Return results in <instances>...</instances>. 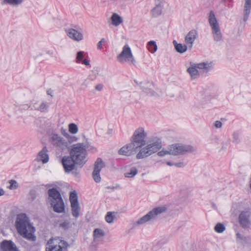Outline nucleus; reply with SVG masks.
Listing matches in <instances>:
<instances>
[{"mask_svg": "<svg viewBox=\"0 0 251 251\" xmlns=\"http://www.w3.org/2000/svg\"><path fill=\"white\" fill-rule=\"evenodd\" d=\"M162 147V140L160 138L155 137L151 138L147 145L141 149L136 155L137 159H142L147 157L157 152Z\"/></svg>", "mask_w": 251, "mask_h": 251, "instance_id": "nucleus-3", "label": "nucleus"}, {"mask_svg": "<svg viewBox=\"0 0 251 251\" xmlns=\"http://www.w3.org/2000/svg\"><path fill=\"white\" fill-rule=\"evenodd\" d=\"M140 149L138 147H137L133 142H131L129 144L124 146L120 149L118 153L120 155L125 156H130L132 154H135L137 151Z\"/></svg>", "mask_w": 251, "mask_h": 251, "instance_id": "nucleus-13", "label": "nucleus"}, {"mask_svg": "<svg viewBox=\"0 0 251 251\" xmlns=\"http://www.w3.org/2000/svg\"><path fill=\"white\" fill-rule=\"evenodd\" d=\"M153 83H150L149 82L146 83L145 86H141V89L142 91L147 95L153 96H154L155 92L152 90V88L154 87Z\"/></svg>", "mask_w": 251, "mask_h": 251, "instance_id": "nucleus-23", "label": "nucleus"}, {"mask_svg": "<svg viewBox=\"0 0 251 251\" xmlns=\"http://www.w3.org/2000/svg\"><path fill=\"white\" fill-rule=\"evenodd\" d=\"M9 184H10V186H9V188L10 189H16L18 186L17 182L15 180H13V179L10 180Z\"/></svg>", "mask_w": 251, "mask_h": 251, "instance_id": "nucleus-38", "label": "nucleus"}, {"mask_svg": "<svg viewBox=\"0 0 251 251\" xmlns=\"http://www.w3.org/2000/svg\"><path fill=\"white\" fill-rule=\"evenodd\" d=\"M230 1H231L232 0H229Z\"/></svg>", "mask_w": 251, "mask_h": 251, "instance_id": "nucleus-59", "label": "nucleus"}, {"mask_svg": "<svg viewBox=\"0 0 251 251\" xmlns=\"http://www.w3.org/2000/svg\"><path fill=\"white\" fill-rule=\"evenodd\" d=\"M84 51H79L77 52L76 59L77 60V62H80L82 60L84 56Z\"/></svg>", "mask_w": 251, "mask_h": 251, "instance_id": "nucleus-39", "label": "nucleus"}, {"mask_svg": "<svg viewBox=\"0 0 251 251\" xmlns=\"http://www.w3.org/2000/svg\"><path fill=\"white\" fill-rule=\"evenodd\" d=\"M82 63L84 64L85 65H89L90 64L89 61L87 59H84L83 60H82Z\"/></svg>", "mask_w": 251, "mask_h": 251, "instance_id": "nucleus-45", "label": "nucleus"}, {"mask_svg": "<svg viewBox=\"0 0 251 251\" xmlns=\"http://www.w3.org/2000/svg\"><path fill=\"white\" fill-rule=\"evenodd\" d=\"M147 46L149 50L152 53H154L157 50V46L154 41H150L149 42Z\"/></svg>", "mask_w": 251, "mask_h": 251, "instance_id": "nucleus-29", "label": "nucleus"}, {"mask_svg": "<svg viewBox=\"0 0 251 251\" xmlns=\"http://www.w3.org/2000/svg\"><path fill=\"white\" fill-rule=\"evenodd\" d=\"M106 188L107 189H112V190H114L115 188V187H114V186H112V187H111V186H107L106 187Z\"/></svg>", "mask_w": 251, "mask_h": 251, "instance_id": "nucleus-52", "label": "nucleus"}, {"mask_svg": "<svg viewBox=\"0 0 251 251\" xmlns=\"http://www.w3.org/2000/svg\"><path fill=\"white\" fill-rule=\"evenodd\" d=\"M96 76L95 75H94V77L91 78V80H94V79H95L96 78Z\"/></svg>", "mask_w": 251, "mask_h": 251, "instance_id": "nucleus-56", "label": "nucleus"}, {"mask_svg": "<svg viewBox=\"0 0 251 251\" xmlns=\"http://www.w3.org/2000/svg\"><path fill=\"white\" fill-rule=\"evenodd\" d=\"M67 226V224L65 223H63L62 224H61V226H62V227H66Z\"/></svg>", "mask_w": 251, "mask_h": 251, "instance_id": "nucleus-53", "label": "nucleus"}, {"mask_svg": "<svg viewBox=\"0 0 251 251\" xmlns=\"http://www.w3.org/2000/svg\"><path fill=\"white\" fill-rule=\"evenodd\" d=\"M174 165L176 167H183L185 166V163L183 162H179L174 163Z\"/></svg>", "mask_w": 251, "mask_h": 251, "instance_id": "nucleus-42", "label": "nucleus"}, {"mask_svg": "<svg viewBox=\"0 0 251 251\" xmlns=\"http://www.w3.org/2000/svg\"><path fill=\"white\" fill-rule=\"evenodd\" d=\"M65 32L71 39L75 41H80L83 39V34L78 32L76 29L67 28L65 29Z\"/></svg>", "mask_w": 251, "mask_h": 251, "instance_id": "nucleus-18", "label": "nucleus"}, {"mask_svg": "<svg viewBox=\"0 0 251 251\" xmlns=\"http://www.w3.org/2000/svg\"><path fill=\"white\" fill-rule=\"evenodd\" d=\"M173 44L177 52L183 53L185 52L188 48L186 45H183L180 43H177L176 40L173 41Z\"/></svg>", "mask_w": 251, "mask_h": 251, "instance_id": "nucleus-25", "label": "nucleus"}, {"mask_svg": "<svg viewBox=\"0 0 251 251\" xmlns=\"http://www.w3.org/2000/svg\"><path fill=\"white\" fill-rule=\"evenodd\" d=\"M24 1V0H3V2L11 5L16 6L22 4Z\"/></svg>", "mask_w": 251, "mask_h": 251, "instance_id": "nucleus-34", "label": "nucleus"}, {"mask_svg": "<svg viewBox=\"0 0 251 251\" xmlns=\"http://www.w3.org/2000/svg\"><path fill=\"white\" fill-rule=\"evenodd\" d=\"M215 206H215V204H214V203H213V204H212V207H215Z\"/></svg>", "mask_w": 251, "mask_h": 251, "instance_id": "nucleus-57", "label": "nucleus"}, {"mask_svg": "<svg viewBox=\"0 0 251 251\" xmlns=\"http://www.w3.org/2000/svg\"><path fill=\"white\" fill-rule=\"evenodd\" d=\"M48 152V151L47 147H44L42 150L38 153L37 158L44 164L46 163L49 161V155Z\"/></svg>", "mask_w": 251, "mask_h": 251, "instance_id": "nucleus-20", "label": "nucleus"}, {"mask_svg": "<svg viewBox=\"0 0 251 251\" xmlns=\"http://www.w3.org/2000/svg\"><path fill=\"white\" fill-rule=\"evenodd\" d=\"M105 235L104 231L101 228H97L94 230L93 232V241L90 246L92 250L93 247L96 249L99 245L103 243Z\"/></svg>", "mask_w": 251, "mask_h": 251, "instance_id": "nucleus-11", "label": "nucleus"}, {"mask_svg": "<svg viewBox=\"0 0 251 251\" xmlns=\"http://www.w3.org/2000/svg\"><path fill=\"white\" fill-rule=\"evenodd\" d=\"M198 35L197 31L193 29L190 31L186 35L185 42L188 46V49L191 50L192 48L193 43L197 38Z\"/></svg>", "mask_w": 251, "mask_h": 251, "instance_id": "nucleus-19", "label": "nucleus"}, {"mask_svg": "<svg viewBox=\"0 0 251 251\" xmlns=\"http://www.w3.org/2000/svg\"><path fill=\"white\" fill-rule=\"evenodd\" d=\"M51 143L54 147L62 150L66 149L68 146L67 142L61 136L57 134H52Z\"/></svg>", "mask_w": 251, "mask_h": 251, "instance_id": "nucleus-15", "label": "nucleus"}, {"mask_svg": "<svg viewBox=\"0 0 251 251\" xmlns=\"http://www.w3.org/2000/svg\"><path fill=\"white\" fill-rule=\"evenodd\" d=\"M71 205L72 214L75 218L78 217L79 215L80 206L78 203H73Z\"/></svg>", "mask_w": 251, "mask_h": 251, "instance_id": "nucleus-28", "label": "nucleus"}, {"mask_svg": "<svg viewBox=\"0 0 251 251\" xmlns=\"http://www.w3.org/2000/svg\"><path fill=\"white\" fill-rule=\"evenodd\" d=\"M241 133L239 131H236L232 134L233 141L232 142L237 144L241 142Z\"/></svg>", "mask_w": 251, "mask_h": 251, "instance_id": "nucleus-31", "label": "nucleus"}, {"mask_svg": "<svg viewBox=\"0 0 251 251\" xmlns=\"http://www.w3.org/2000/svg\"><path fill=\"white\" fill-rule=\"evenodd\" d=\"M103 86L102 84H99L96 86L95 89H96V90H97L99 91H100L103 89Z\"/></svg>", "mask_w": 251, "mask_h": 251, "instance_id": "nucleus-44", "label": "nucleus"}, {"mask_svg": "<svg viewBox=\"0 0 251 251\" xmlns=\"http://www.w3.org/2000/svg\"><path fill=\"white\" fill-rule=\"evenodd\" d=\"M196 67L202 70L204 72L207 73L213 69V63L212 62H203L196 64Z\"/></svg>", "mask_w": 251, "mask_h": 251, "instance_id": "nucleus-21", "label": "nucleus"}, {"mask_svg": "<svg viewBox=\"0 0 251 251\" xmlns=\"http://www.w3.org/2000/svg\"><path fill=\"white\" fill-rule=\"evenodd\" d=\"M15 226L18 233L24 238L32 242L36 240L35 235V228L30 223L28 217L25 214L22 213L17 215Z\"/></svg>", "mask_w": 251, "mask_h": 251, "instance_id": "nucleus-1", "label": "nucleus"}, {"mask_svg": "<svg viewBox=\"0 0 251 251\" xmlns=\"http://www.w3.org/2000/svg\"><path fill=\"white\" fill-rule=\"evenodd\" d=\"M78 127L77 125L74 123H71L69 125V131L72 134H76L78 132Z\"/></svg>", "mask_w": 251, "mask_h": 251, "instance_id": "nucleus-35", "label": "nucleus"}, {"mask_svg": "<svg viewBox=\"0 0 251 251\" xmlns=\"http://www.w3.org/2000/svg\"><path fill=\"white\" fill-rule=\"evenodd\" d=\"M47 93L48 95H50L51 97L53 96V95H52L53 91L51 89H48L47 91Z\"/></svg>", "mask_w": 251, "mask_h": 251, "instance_id": "nucleus-46", "label": "nucleus"}, {"mask_svg": "<svg viewBox=\"0 0 251 251\" xmlns=\"http://www.w3.org/2000/svg\"><path fill=\"white\" fill-rule=\"evenodd\" d=\"M70 201L71 204L78 203L77 193L75 191H73L70 194Z\"/></svg>", "mask_w": 251, "mask_h": 251, "instance_id": "nucleus-33", "label": "nucleus"}, {"mask_svg": "<svg viewBox=\"0 0 251 251\" xmlns=\"http://www.w3.org/2000/svg\"><path fill=\"white\" fill-rule=\"evenodd\" d=\"M236 238L239 239H242V235L239 233H237L236 234Z\"/></svg>", "mask_w": 251, "mask_h": 251, "instance_id": "nucleus-48", "label": "nucleus"}, {"mask_svg": "<svg viewBox=\"0 0 251 251\" xmlns=\"http://www.w3.org/2000/svg\"><path fill=\"white\" fill-rule=\"evenodd\" d=\"M208 22L211 28L213 39L215 41H220L222 39V34L220 27L213 11H211L208 16Z\"/></svg>", "mask_w": 251, "mask_h": 251, "instance_id": "nucleus-7", "label": "nucleus"}, {"mask_svg": "<svg viewBox=\"0 0 251 251\" xmlns=\"http://www.w3.org/2000/svg\"><path fill=\"white\" fill-rule=\"evenodd\" d=\"M61 162L65 173L68 174L74 170L76 163L70 156H64Z\"/></svg>", "mask_w": 251, "mask_h": 251, "instance_id": "nucleus-16", "label": "nucleus"}, {"mask_svg": "<svg viewBox=\"0 0 251 251\" xmlns=\"http://www.w3.org/2000/svg\"><path fill=\"white\" fill-rule=\"evenodd\" d=\"M97 47L99 50L102 49V43L100 41L98 42Z\"/></svg>", "mask_w": 251, "mask_h": 251, "instance_id": "nucleus-47", "label": "nucleus"}, {"mask_svg": "<svg viewBox=\"0 0 251 251\" xmlns=\"http://www.w3.org/2000/svg\"><path fill=\"white\" fill-rule=\"evenodd\" d=\"M251 11V0H245L243 10V21L246 22L250 16Z\"/></svg>", "mask_w": 251, "mask_h": 251, "instance_id": "nucleus-22", "label": "nucleus"}, {"mask_svg": "<svg viewBox=\"0 0 251 251\" xmlns=\"http://www.w3.org/2000/svg\"><path fill=\"white\" fill-rule=\"evenodd\" d=\"M61 134L65 137L70 139V138H72V137L68 133L66 129L62 128L61 129Z\"/></svg>", "mask_w": 251, "mask_h": 251, "instance_id": "nucleus-40", "label": "nucleus"}, {"mask_svg": "<svg viewBox=\"0 0 251 251\" xmlns=\"http://www.w3.org/2000/svg\"><path fill=\"white\" fill-rule=\"evenodd\" d=\"M137 169L135 167H131L129 172L125 173V176L128 178L133 177L137 174Z\"/></svg>", "mask_w": 251, "mask_h": 251, "instance_id": "nucleus-32", "label": "nucleus"}, {"mask_svg": "<svg viewBox=\"0 0 251 251\" xmlns=\"http://www.w3.org/2000/svg\"><path fill=\"white\" fill-rule=\"evenodd\" d=\"M221 143L222 144V146L221 147V150H225L226 149V148L229 144V141L228 140H226L225 141H222Z\"/></svg>", "mask_w": 251, "mask_h": 251, "instance_id": "nucleus-41", "label": "nucleus"}, {"mask_svg": "<svg viewBox=\"0 0 251 251\" xmlns=\"http://www.w3.org/2000/svg\"><path fill=\"white\" fill-rule=\"evenodd\" d=\"M163 5L161 2H156L155 6L151 10V14L153 17H157L162 13Z\"/></svg>", "mask_w": 251, "mask_h": 251, "instance_id": "nucleus-24", "label": "nucleus"}, {"mask_svg": "<svg viewBox=\"0 0 251 251\" xmlns=\"http://www.w3.org/2000/svg\"><path fill=\"white\" fill-rule=\"evenodd\" d=\"M162 0H155V3L156 4V2L157 3H158L159 2H161V4H162Z\"/></svg>", "mask_w": 251, "mask_h": 251, "instance_id": "nucleus-54", "label": "nucleus"}, {"mask_svg": "<svg viewBox=\"0 0 251 251\" xmlns=\"http://www.w3.org/2000/svg\"><path fill=\"white\" fill-rule=\"evenodd\" d=\"M48 197L47 201L50 204L53 210L58 213L65 212V204L61 193L55 187L50 188L47 192Z\"/></svg>", "mask_w": 251, "mask_h": 251, "instance_id": "nucleus-2", "label": "nucleus"}, {"mask_svg": "<svg viewBox=\"0 0 251 251\" xmlns=\"http://www.w3.org/2000/svg\"><path fill=\"white\" fill-rule=\"evenodd\" d=\"M146 135L144 129L139 128L134 131L131 138V142L140 148L146 144L145 139Z\"/></svg>", "mask_w": 251, "mask_h": 251, "instance_id": "nucleus-10", "label": "nucleus"}, {"mask_svg": "<svg viewBox=\"0 0 251 251\" xmlns=\"http://www.w3.org/2000/svg\"><path fill=\"white\" fill-rule=\"evenodd\" d=\"M195 151L196 148L190 145L174 144L169 146L168 150H162L158 152L157 155L159 156H163L168 154L178 155L194 152Z\"/></svg>", "mask_w": 251, "mask_h": 251, "instance_id": "nucleus-4", "label": "nucleus"}, {"mask_svg": "<svg viewBox=\"0 0 251 251\" xmlns=\"http://www.w3.org/2000/svg\"><path fill=\"white\" fill-rule=\"evenodd\" d=\"M69 244L60 238H51L46 245V251H67Z\"/></svg>", "mask_w": 251, "mask_h": 251, "instance_id": "nucleus-6", "label": "nucleus"}, {"mask_svg": "<svg viewBox=\"0 0 251 251\" xmlns=\"http://www.w3.org/2000/svg\"><path fill=\"white\" fill-rule=\"evenodd\" d=\"M5 191L2 188H0V196H1L4 194Z\"/></svg>", "mask_w": 251, "mask_h": 251, "instance_id": "nucleus-49", "label": "nucleus"}, {"mask_svg": "<svg viewBox=\"0 0 251 251\" xmlns=\"http://www.w3.org/2000/svg\"><path fill=\"white\" fill-rule=\"evenodd\" d=\"M112 24L115 26H118L123 22V19L117 13H113L111 17Z\"/></svg>", "mask_w": 251, "mask_h": 251, "instance_id": "nucleus-27", "label": "nucleus"}, {"mask_svg": "<svg viewBox=\"0 0 251 251\" xmlns=\"http://www.w3.org/2000/svg\"><path fill=\"white\" fill-rule=\"evenodd\" d=\"M197 69L198 68L196 67V64H193L191 67L187 69V71L192 79H195L199 76V73Z\"/></svg>", "mask_w": 251, "mask_h": 251, "instance_id": "nucleus-26", "label": "nucleus"}, {"mask_svg": "<svg viewBox=\"0 0 251 251\" xmlns=\"http://www.w3.org/2000/svg\"><path fill=\"white\" fill-rule=\"evenodd\" d=\"M104 166V163L101 158H98L95 161L92 176L96 182L98 183L100 181L101 177L100 173L101 169Z\"/></svg>", "mask_w": 251, "mask_h": 251, "instance_id": "nucleus-14", "label": "nucleus"}, {"mask_svg": "<svg viewBox=\"0 0 251 251\" xmlns=\"http://www.w3.org/2000/svg\"><path fill=\"white\" fill-rule=\"evenodd\" d=\"M70 156L76 164L83 166L87 161V151L83 143L74 144L70 151Z\"/></svg>", "mask_w": 251, "mask_h": 251, "instance_id": "nucleus-5", "label": "nucleus"}, {"mask_svg": "<svg viewBox=\"0 0 251 251\" xmlns=\"http://www.w3.org/2000/svg\"><path fill=\"white\" fill-rule=\"evenodd\" d=\"M134 81L136 83L138 84V82L136 80H135Z\"/></svg>", "mask_w": 251, "mask_h": 251, "instance_id": "nucleus-58", "label": "nucleus"}, {"mask_svg": "<svg viewBox=\"0 0 251 251\" xmlns=\"http://www.w3.org/2000/svg\"><path fill=\"white\" fill-rule=\"evenodd\" d=\"M114 217L112 212H108L105 217V220L108 223L111 224L113 222Z\"/></svg>", "mask_w": 251, "mask_h": 251, "instance_id": "nucleus-37", "label": "nucleus"}, {"mask_svg": "<svg viewBox=\"0 0 251 251\" xmlns=\"http://www.w3.org/2000/svg\"><path fill=\"white\" fill-rule=\"evenodd\" d=\"M117 60L120 62L130 61L132 64H135L136 60L132 53L129 46L126 44L122 49V52L117 56Z\"/></svg>", "mask_w": 251, "mask_h": 251, "instance_id": "nucleus-9", "label": "nucleus"}, {"mask_svg": "<svg viewBox=\"0 0 251 251\" xmlns=\"http://www.w3.org/2000/svg\"><path fill=\"white\" fill-rule=\"evenodd\" d=\"M100 42L102 44V43H104L106 42V40L104 39V38H102Z\"/></svg>", "mask_w": 251, "mask_h": 251, "instance_id": "nucleus-51", "label": "nucleus"}, {"mask_svg": "<svg viewBox=\"0 0 251 251\" xmlns=\"http://www.w3.org/2000/svg\"><path fill=\"white\" fill-rule=\"evenodd\" d=\"M226 228L224 224L221 223H218L214 227L215 231L217 233H222Z\"/></svg>", "mask_w": 251, "mask_h": 251, "instance_id": "nucleus-36", "label": "nucleus"}, {"mask_svg": "<svg viewBox=\"0 0 251 251\" xmlns=\"http://www.w3.org/2000/svg\"><path fill=\"white\" fill-rule=\"evenodd\" d=\"M0 251H20L16 244L11 240H3L0 244Z\"/></svg>", "mask_w": 251, "mask_h": 251, "instance_id": "nucleus-17", "label": "nucleus"}, {"mask_svg": "<svg viewBox=\"0 0 251 251\" xmlns=\"http://www.w3.org/2000/svg\"><path fill=\"white\" fill-rule=\"evenodd\" d=\"M167 208L165 206H159L153 208L146 215L140 218L136 223L137 225H142L145 223L154 219L158 215L165 212Z\"/></svg>", "mask_w": 251, "mask_h": 251, "instance_id": "nucleus-8", "label": "nucleus"}, {"mask_svg": "<svg viewBox=\"0 0 251 251\" xmlns=\"http://www.w3.org/2000/svg\"><path fill=\"white\" fill-rule=\"evenodd\" d=\"M51 186H52V185H51V184H47V185H46V187L47 188H49V187H51Z\"/></svg>", "mask_w": 251, "mask_h": 251, "instance_id": "nucleus-55", "label": "nucleus"}, {"mask_svg": "<svg viewBox=\"0 0 251 251\" xmlns=\"http://www.w3.org/2000/svg\"><path fill=\"white\" fill-rule=\"evenodd\" d=\"M250 216L251 212L249 209L241 212L239 215L238 221L242 228L246 229L251 225Z\"/></svg>", "mask_w": 251, "mask_h": 251, "instance_id": "nucleus-12", "label": "nucleus"}, {"mask_svg": "<svg viewBox=\"0 0 251 251\" xmlns=\"http://www.w3.org/2000/svg\"><path fill=\"white\" fill-rule=\"evenodd\" d=\"M166 164H167V165L170 166H172L174 165V163H173L172 162H171L170 161H167L166 162Z\"/></svg>", "mask_w": 251, "mask_h": 251, "instance_id": "nucleus-50", "label": "nucleus"}, {"mask_svg": "<svg viewBox=\"0 0 251 251\" xmlns=\"http://www.w3.org/2000/svg\"><path fill=\"white\" fill-rule=\"evenodd\" d=\"M222 123L220 121H216L214 123V126L216 128H220L222 127Z\"/></svg>", "mask_w": 251, "mask_h": 251, "instance_id": "nucleus-43", "label": "nucleus"}, {"mask_svg": "<svg viewBox=\"0 0 251 251\" xmlns=\"http://www.w3.org/2000/svg\"><path fill=\"white\" fill-rule=\"evenodd\" d=\"M33 107L35 109L41 112L46 111L48 108V105L47 103L44 102H42L39 106H37L36 104L34 103L33 105Z\"/></svg>", "mask_w": 251, "mask_h": 251, "instance_id": "nucleus-30", "label": "nucleus"}]
</instances>
